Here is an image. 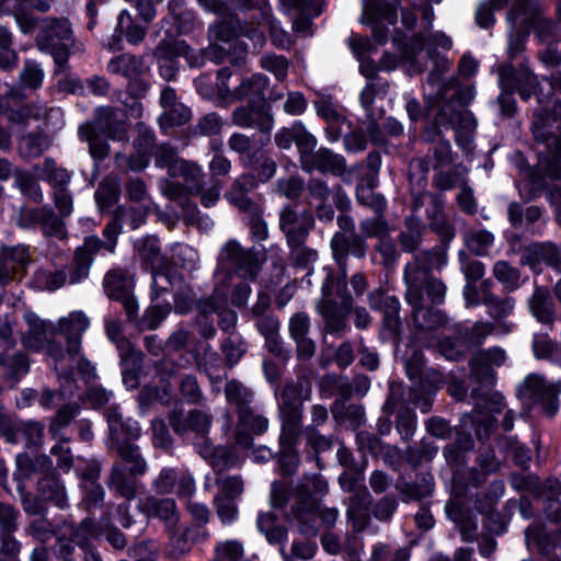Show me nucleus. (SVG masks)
<instances>
[{"instance_id":"1","label":"nucleus","mask_w":561,"mask_h":561,"mask_svg":"<svg viewBox=\"0 0 561 561\" xmlns=\"http://www.w3.org/2000/svg\"><path fill=\"white\" fill-rule=\"evenodd\" d=\"M446 255L439 249L417 252L403 270L404 298L411 307V319L417 331H431L447 322L446 314L434 308L444 302L446 285L431 276L434 268H440Z\"/></svg>"},{"instance_id":"2","label":"nucleus","mask_w":561,"mask_h":561,"mask_svg":"<svg viewBox=\"0 0 561 561\" xmlns=\"http://www.w3.org/2000/svg\"><path fill=\"white\" fill-rule=\"evenodd\" d=\"M330 245L340 273L336 277L328 275L322 285V299L317 308L324 318L327 330L331 334H342L347 328V316L354 305L353 297L347 290V259L350 254L364 259L366 244L360 237L347 238L342 232H336Z\"/></svg>"},{"instance_id":"3","label":"nucleus","mask_w":561,"mask_h":561,"mask_svg":"<svg viewBox=\"0 0 561 561\" xmlns=\"http://www.w3.org/2000/svg\"><path fill=\"white\" fill-rule=\"evenodd\" d=\"M328 490V482L319 474L305 476L296 485L287 517L296 523L302 535L316 537L320 525L325 528L335 525L339 511L334 507L320 510L316 499V495L327 494Z\"/></svg>"},{"instance_id":"4","label":"nucleus","mask_w":561,"mask_h":561,"mask_svg":"<svg viewBox=\"0 0 561 561\" xmlns=\"http://www.w3.org/2000/svg\"><path fill=\"white\" fill-rule=\"evenodd\" d=\"M33 170L49 185L55 208L61 216L69 217L73 210V196L68 188L72 172L50 157L35 164Z\"/></svg>"},{"instance_id":"5","label":"nucleus","mask_w":561,"mask_h":561,"mask_svg":"<svg viewBox=\"0 0 561 561\" xmlns=\"http://www.w3.org/2000/svg\"><path fill=\"white\" fill-rule=\"evenodd\" d=\"M41 50L54 56L55 62L62 67L67 64L72 45V31L66 19L46 18L36 38Z\"/></svg>"},{"instance_id":"6","label":"nucleus","mask_w":561,"mask_h":561,"mask_svg":"<svg viewBox=\"0 0 561 561\" xmlns=\"http://www.w3.org/2000/svg\"><path fill=\"white\" fill-rule=\"evenodd\" d=\"M541 5L534 0H516L507 14L512 26L534 27L541 42L549 43L557 38V24L542 15Z\"/></svg>"},{"instance_id":"7","label":"nucleus","mask_w":561,"mask_h":561,"mask_svg":"<svg viewBox=\"0 0 561 561\" xmlns=\"http://www.w3.org/2000/svg\"><path fill=\"white\" fill-rule=\"evenodd\" d=\"M220 266L231 267L245 279H254L259 274L264 256L254 249H245L236 240H228L218 257Z\"/></svg>"},{"instance_id":"8","label":"nucleus","mask_w":561,"mask_h":561,"mask_svg":"<svg viewBox=\"0 0 561 561\" xmlns=\"http://www.w3.org/2000/svg\"><path fill=\"white\" fill-rule=\"evenodd\" d=\"M231 77V71L228 68L219 70V79L221 83L218 84L219 99L226 104H231L236 101L248 100L249 103H256L264 99V92L267 87V78L261 73L252 75L251 77L243 78L239 85L231 90L227 84V80Z\"/></svg>"},{"instance_id":"9","label":"nucleus","mask_w":561,"mask_h":561,"mask_svg":"<svg viewBox=\"0 0 561 561\" xmlns=\"http://www.w3.org/2000/svg\"><path fill=\"white\" fill-rule=\"evenodd\" d=\"M560 391L561 383L547 385L543 378L536 374L528 375L517 388L518 397L541 404L543 413L549 417L554 416L558 412Z\"/></svg>"},{"instance_id":"10","label":"nucleus","mask_w":561,"mask_h":561,"mask_svg":"<svg viewBox=\"0 0 561 561\" xmlns=\"http://www.w3.org/2000/svg\"><path fill=\"white\" fill-rule=\"evenodd\" d=\"M103 285L110 298L122 302L128 321H135L138 304L133 295V276L127 271L115 267L105 274Z\"/></svg>"},{"instance_id":"11","label":"nucleus","mask_w":561,"mask_h":561,"mask_svg":"<svg viewBox=\"0 0 561 561\" xmlns=\"http://www.w3.org/2000/svg\"><path fill=\"white\" fill-rule=\"evenodd\" d=\"M346 477V473L341 477V485L347 492H354L347 504L346 516L356 531H363L370 519L369 506L373 497L365 486L356 490L357 479L355 477L344 480Z\"/></svg>"},{"instance_id":"12","label":"nucleus","mask_w":561,"mask_h":561,"mask_svg":"<svg viewBox=\"0 0 561 561\" xmlns=\"http://www.w3.org/2000/svg\"><path fill=\"white\" fill-rule=\"evenodd\" d=\"M499 82L503 90L517 91L522 99L528 100L537 88V77L522 62L515 69L512 62L499 67Z\"/></svg>"},{"instance_id":"13","label":"nucleus","mask_w":561,"mask_h":561,"mask_svg":"<svg viewBox=\"0 0 561 561\" xmlns=\"http://www.w3.org/2000/svg\"><path fill=\"white\" fill-rule=\"evenodd\" d=\"M437 122L455 130L458 145L466 147L471 142L470 136L477 127V122L470 112L456 111L451 103H445L439 107Z\"/></svg>"},{"instance_id":"14","label":"nucleus","mask_w":561,"mask_h":561,"mask_svg":"<svg viewBox=\"0 0 561 561\" xmlns=\"http://www.w3.org/2000/svg\"><path fill=\"white\" fill-rule=\"evenodd\" d=\"M104 248V242L96 236L84 238L83 243L79 245L73 253L72 262L69 266V283L77 284L87 278L95 254Z\"/></svg>"},{"instance_id":"15","label":"nucleus","mask_w":561,"mask_h":561,"mask_svg":"<svg viewBox=\"0 0 561 561\" xmlns=\"http://www.w3.org/2000/svg\"><path fill=\"white\" fill-rule=\"evenodd\" d=\"M160 106L162 113L159 116V125L167 130L173 126L186 124L191 117V110L179 101L174 89L165 87L160 94Z\"/></svg>"},{"instance_id":"16","label":"nucleus","mask_w":561,"mask_h":561,"mask_svg":"<svg viewBox=\"0 0 561 561\" xmlns=\"http://www.w3.org/2000/svg\"><path fill=\"white\" fill-rule=\"evenodd\" d=\"M300 163L302 170L307 172L318 170L322 173H332L340 176L346 170L345 158L324 147L307 151L306 157H301Z\"/></svg>"},{"instance_id":"17","label":"nucleus","mask_w":561,"mask_h":561,"mask_svg":"<svg viewBox=\"0 0 561 561\" xmlns=\"http://www.w3.org/2000/svg\"><path fill=\"white\" fill-rule=\"evenodd\" d=\"M311 394V383L306 377L287 382L280 391L278 401L279 414H304V402Z\"/></svg>"},{"instance_id":"18","label":"nucleus","mask_w":561,"mask_h":561,"mask_svg":"<svg viewBox=\"0 0 561 561\" xmlns=\"http://www.w3.org/2000/svg\"><path fill=\"white\" fill-rule=\"evenodd\" d=\"M313 225V216L308 210L298 214L291 206H285L279 213V229L285 234L286 242L308 238Z\"/></svg>"},{"instance_id":"19","label":"nucleus","mask_w":561,"mask_h":561,"mask_svg":"<svg viewBox=\"0 0 561 561\" xmlns=\"http://www.w3.org/2000/svg\"><path fill=\"white\" fill-rule=\"evenodd\" d=\"M423 45L427 57L433 60V69L427 77V82L436 85L440 82V76L448 71L450 66L449 60L440 56L436 49L448 50L451 48L453 42L446 34L437 32L427 36Z\"/></svg>"},{"instance_id":"20","label":"nucleus","mask_w":561,"mask_h":561,"mask_svg":"<svg viewBox=\"0 0 561 561\" xmlns=\"http://www.w3.org/2000/svg\"><path fill=\"white\" fill-rule=\"evenodd\" d=\"M30 262L28 250L24 245L0 249V284L5 285L24 272Z\"/></svg>"},{"instance_id":"21","label":"nucleus","mask_w":561,"mask_h":561,"mask_svg":"<svg viewBox=\"0 0 561 561\" xmlns=\"http://www.w3.org/2000/svg\"><path fill=\"white\" fill-rule=\"evenodd\" d=\"M369 306L382 311L383 328L391 335H397L401 329L400 301L396 296H388L381 289H375L368 295Z\"/></svg>"},{"instance_id":"22","label":"nucleus","mask_w":561,"mask_h":561,"mask_svg":"<svg viewBox=\"0 0 561 561\" xmlns=\"http://www.w3.org/2000/svg\"><path fill=\"white\" fill-rule=\"evenodd\" d=\"M141 511L148 517L161 519L172 535L175 533V526L180 520V513L173 499L148 496L140 504Z\"/></svg>"},{"instance_id":"23","label":"nucleus","mask_w":561,"mask_h":561,"mask_svg":"<svg viewBox=\"0 0 561 561\" xmlns=\"http://www.w3.org/2000/svg\"><path fill=\"white\" fill-rule=\"evenodd\" d=\"M89 327L88 317L81 311L71 312L58 321V330L65 336L67 353L75 357L81 350V335Z\"/></svg>"},{"instance_id":"24","label":"nucleus","mask_w":561,"mask_h":561,"mask_svg":"<svg viewBox=\"0 0 561 561\" xmlns=\"http://www.w3.org/2000/svg\"><path fill=\"white\" fill-rule=\"evenodd\" d=\"M275 142L280 149H289L293 144L298 148L299 156L306 157V152L316 149L317 138L310 134L300 122L294 123L288 128H282L275 134Z\"/></svg>"},{"instance_id":"25","label":"nucleus","mask_w":561,"mask_h":561,"mask_svg":"<svg viewBox=\"0 0 561 561\" xmlns=\"http://www.w3.org/2000/svg\"><path fill=\"white\" fill-rule=\"evenodd\" d=\"M231 121L243 128H257L262 133H270L273 128V117L255 103H248L233 110Z\"/></svg>"},{"instance_id":"26","label":"nucleus","mask_w":561,"mask_h":561,"mask_svg":"<svg viewBox=\"0 0 561 561\" xmlns=\"http://www.w3.org/2000/svg\"><path fill=\"white\" fill-rule=\"evenodd\" d=\"M93 123L99 133L102 131L107 138L122 140L126 136L127 126L119 118L118 111L112 106H99L94 110Z\"/></svg>"},{"instance_id":"27","label":"nucleus","mask_w":561,"mask_h":561,"mask_svg":"<svg viewBox=\"0 0 561 561\" xmlns=\"http://www.w3.org/2000/svg\"><path fill=\"white\" fill-rule=\"evenodd\" d=\"M256 186L254 175L244 173L238 176L226 192L225 198L241 211H250L257 207L250 198L249 193Z\"/></svg>"},{"instance_id":"28","label":"nucleus","mask_w":561,"mask_h":561,"mask_svg":"<svg viewBox=\"0 0 561 561\" xmlns=\"http://www.w3.org/2000/svg\"><path fill=\"white\" fill-rule=\"evenodd\" d=\"M153 144V135L149 131H146L139 135L134 140V147L136 151L131 153L128 158L117 152L115 154V161L118 168L131 170V171H140L148 165V152Z\"/></svg>"},{"instance_id":"29","label":"nucleus","mask_w":561,"mask_h":561,"mask_svg":"<svg viewBox=\"0 0 561 561\" xmlns=\"http://www.w3.org/2000/svg\"><path fill=\"white\" fill-rule=\"evenodd\" d=\"M169 176L171 179H182V184L191 194L202 190V184H205L206 173L196 161L183 159L173 167V172Z\"/></svg>"},{"instance_id":"30","label":"nucleus","mask_w":561,"mask_h":561,"mask_svg":"<svg viewBox=\"0 0 561 561\" xmlns=\"http://www.w3.org/2000/svg\"><path fill=\"white\" fill-rule=\"evenodd\" d=\"M531 314L541 323L551 325L556 319V307L547 287L535 288L528 301Z\"/></svg>"},{"instance_id":"31","label":"nucleus","mask_w":561,"mask_h":561,"mask_svg":"<svg viewBox=\"0 0 561 561\" xmlns=\"http://www.w3.org/2000/svg\"><path fill=\"white\" fill-rule=\"evenodd\" d=\"M20 88H11L7 92V98L9 100H22L24 94L22 90H37L44 80V72L39 68L38 64L33 60H26L23 65V69L20 72Z\"/></svg>"},{"instance_id":"32","label":"nucleus","mask_w":561,"mask_h":561,"mask_svg":"<svg viewBox=\"0 0 561 561\" xmlns=\"http://www.w3.org/2000/svg\"><path fill=\"white\" fill-rule=\"evenodd\" d=\"M485 306L489 308L488 313L494 320L493 323L497 327L499 332L510 333L513 329V323L507 322L505 319L515 308L514 298L489 297Z\"/></svg>"},{"instance_id":"33","label":"nucleus","mask_w":561,"mask_h":561,"mask_svg":"<svg viewBox=\"0 0 561 561\" xmlns=\"http://www.w3.org/2000/svg\"><path fill=\"white\" fill-rule=\"evenodd\" d=\"M50 145L51 139L46 133H28L19 139L18 152L23 159H35L41 157Z\"/></svg>"},{"instance_id":"34","label":"nucleus","mask_w":561,"mask_h":561,"mask_svg":"<svg viewBox=\"0 0 561 561\" xmlns=\"http://www.w3.org/2000/svg\"><path fill=\"white\" fill-rule=\"evenodd\" d=\"M129 472L123 468L121 463H115L111 469L107 484L111 490L118 493L127 501H131L137 496V482Z\"/></svg>"},{"instance_id":"35","label":"nucleus","mask_w":561,"mask_h":561,"mask_svg":"<svg viewBox=\"0 0 561 561\" xmlns=\"http://www.w3.org/2000/svg\"><path fill=\"white\" fill-rule=\"evenodd\" d=\"M78 136L89 146V152L94 160L102 161L110 153V145L102 139L93 123L84 122L78 128Z\"/></svg>"},{"instance_id":"36","label":"nucleus","mask_w":561,"mask_h":561,"mask_svg":"<svg viewBox=\"0 0 561 561\" xmlns=\"http://www.w3.org/2000/svg\"><path fill=\"white\" fill-rule=\"evenodd\" d=\"M225 398L229 405L233 407L236 413L251 408L254 400V392L243 382L231 379L225 385Z\"/></svg>"},{"instance_id":"37","label":"nucleus","mask_w":561,"mask_h":561,"mask_svg":"<svg viewBox=\"0 0 561 561\" xmlns=\"http://www.w3.org/2000/svg\"><path fill=\"white\" fill-rule=\"evenodd\" d=\"M114 447L122 460L129 465L128 472L130 476H142L147 471V462L136 444L117 438L114 442Z\"/></svg>"},{"instance_id":"38","label":"nucleus","mask_w":561,"mask_h":561,"mask_svg":"<svg viewBox=\"0 0 561 561\" xmlns=\"http://www.w3.org/2000/svg\"><path fill=\"white\" fill-rule=\"evenodd\" d=\"M385 20L389 24L397 21V10L393 5L380 0H364L360 22L373 24Z\"/></svg>"},{"instance_id":"39","label":"nucleus","mask_w":561,"mask_h":561,"mask_svg":"<svg viewBox=\"0 0 561 561\" xmlns=\"http://www.w3.org/2000/svg\"><path fill=\"white\" fill-rule=\"evenodd\" d=\"M396 488L402 494L403 501H421L433 493L434 479L430 473H421L415 482H398Z\"/></svg>"},{"instance_id":"40","label":"nucleus","mask_w":561,"mask_h":561,"mask_svg":"<svg viewBox=\"0 0 561 561\" xmlns=\"http://www.w3.org/2000/svg\"><path fill=\"white\" fill-rule=\"evenodd\" d=\"M37 491L45 502H51L58 507H65L67 495L64 484L50 471L44 473V477L37 483Z\"/></svg>"},{"instance_id":"41","label":"nucleus","mask_w":561,"mask_h":561,"mask_svg":"<svg viewBox=\"0 0 561 561\" xmlns=\"http://www.w3.org/2000/svg\"><path fill=\"white\" fill-rule=\"evenodd\" d=\"M137 250L142 264L149 267L151 272L167 268L168 262L161 254V249L156 238L148 237L141 240L137 245Z\"/></svg>"},{"instance_id":"42","label":"nucleus","mask_w":561,"mask_h":561,"mask_svg":"<svg viewBox=\"0 0 561 561\" xmlns=\"http://www.w3.org/2000/svg\"><path fill=\"white\" fill-rule=\"evenodd\" d=\"M15 462L16 474L22 479H30L36 472L48 473L53 468V462L46 455L31 457L27 454H19Z\"/></svg>"},{"instance_id":"43","label":"nucleus","mask_w":561,"mask_h":561,"mask_svg":"<svg viewBox=\"0 0 561 561\" xmlns=\"http://www.w3.org/2000/svg\"><path fill=\"white\" fill-rule=\"evenodd\" d=\"M424 226L421 219L409 217L404 220V228L398 236V242L404 252L416 251L423 237Z\"/></svg>"},{"instance_id":"44","label":"nucleus","mask_w":561,"mask_h":561,"mask_svg":"<svg viewBox=\"0 0 561 561\" xmlns=\"http://www.w3.org/2000/svg\"><path fill=\"white\" fill-rule=\"evenodd\" d=\"M107 70L114 75L133 78L144 73L146 67L142 58L129 54H122L108 61Z\"/></svg>"},{"instance_id":"45","label":"nucleus","mask_w":561,"mask_h":561,"mask_svg":"<svg viewBox=\"0 0 561 561\" xmlns=\"http://www.w3.org/2000/svg\"><path fill=\"white\" fill-rule=\"evenodd\" d=\"M280 417V448H295L302 433L300 414H279Z\"/></svg>"},{"instance_id":"46","label":"nucleus","mask_w":561,"mask_h":561,"mask_svg":"<svg viewBox=\"0 0 561 561\" xmlns=\"http://www.w3.org/2000/svg\"><path fill=\"white\" fill-rule=\"evenodd\" d=\"M14 185L22 195L34 203L44 201V193L38 180L30 171L20 169L14 172Z\"/></svg>"},{"instance_id":"47","label":"nucleus","mask_w":561,"mask_h":561,"mask_svg":"<svg viewBox=\"0 0 561 561\" xmlns=\"http://www.w3.org/2000/svg\"><path fill=\"white\" fill-rule=\"evenodd\" d=\"M333 417L341 423L348 422L353 430L358 428L365 422V410L362 405H346L343 400H335L331 407Z\"/></svg>"},{"instance_id":"48","label":"nucleus","mask_w":561,"mask_h":561,"mask_svg":"<svg viewBox=\"0 0 561 561\" xmlns=\"http://www.w3.org/2000/svg\"><path fill=\"white\" fill-rule=\"evenodd\" d=\"M121 195V181L116 175L105 176L95 191V201L101 210L114 205Z\"/></svg>"},{"instance_id":"49","label":"nucleus","mask_w":561,"mask_h":561,"mask_svg":"<svg viewBox=\"0 0 561 561\" xmlns=\"http://www.w3.org/2000/svg\"><path fill=\"white\" fill-rule=\"evenodd\" d=\"M307 238L287 242L291 265L298 268H308L318 260L317 250L306 245Z\"/></svg>"},{"instance_id":"50","label":"nucleus","mask_w":561,"mask_h":561,"mask_svg":"<svg viewBox=\"0 0 561 561\" xmlns=\"http://www.w3.org/2000/svg\"><path fill=\"white\" fill-rule=\"evenodd\" d=\"M66 217L61 216L60 213L46 206L45 215L41 221V231L45 237L56 238L58 240H65L68 237L66 224L64 221Z\"/></svg>"},{"instance_id":"51","label":"nucleus","mask_w":561,"mask_h":561,"mask_svg":"<svg viewBox=\"0 0 561 561\" xmlns=\"http://www.w3.org/2000/svg\"><path fill=\"white\" fill-rule=\"evenodd\" d=\"M284 4L299 10L298 14L293 19V31L301 36L312 35L311 16L306 13L309 10L310 2L308 0H282Z\"/></svg>"},{"instance_id":"52","label":"nucleus","mask_w":561,"mask_h":561,"mask_svg":"<svg viewBox=\"0 0 561 561\" xmlns=\"http://www.w3.org/2000/svg\"><path fill=\"white\" fill-rule=\"evenodd\" d=\"M524 263L543 261L549 265L558 267L560 263L559 251L553 244H534L529 247L522 256Z\"/></svg>"},{"instance_id":"53","label":"nucleus","mask_w":561,"mask_h":561,"mask_svg":"<svg viewBox=\"0 0 561 561\" xmlns=\"http://www.w3.org/2000/svg\"><path fill=\"white\" fill-rule=\"evenodd\" d=\"M471 396L476 400V409L480 412L500 413L505 405L503 396L495 391L472 389Z\"/></svg>"},{"instance_id":"54","label":"nucleus","mask_w":561,"mask_h":561,"mask_svg":"<svg viewBox=\"0 0 561 561\" xmlns=\"http://www.w3.org/2000/svg\"><path fill=\"white\" fill-rule=\"evenodd\" d=\"M257 527L271 543L280 542L286 536V529L276 520V515L272 512L262 513L257 517Z\"/></svg>"},{"instance_id":"55","label":"nucleus","mask_w":561,"mask_h":561,"mask_svg":"<svg viewBox=\"0 0 561 561\" xmlns=\"http://www.w3.org/2000/svg\"><path fill=\"white\" fill-rule=\"evenodd\" d=\"M477 461L481 472H476L474 470L471 471V481L474 486L483 483L485 481V476L491 472H495L500 467V462L495 457L494 450L491 448H485L480 451Z\"/></svg>"},{"instance_id":"56","label":"nucleus","mask_w":561,"mask_h":561,"mask_svg":"<svg viewBox=\"0 0 561 561\" xmlns=\"http://www.w3.org/2000/svg\"><path fill=\"white\" fill-rule=\"evenodd\" d=\"M237 417L239 426L255 435H262L268 428V420L264 415L255 413L252 407L238 413Z\"/></svg>"},{"instance_id":"57","label":"nucleus","mask_w":561,"mask_h":561,"mask_svg":"<svg viewBox=\"0 0 561 561\" xmlns=\"http://www.w3.org/2000/svg\"><path fill=\"white\" fill-rule=\"evenodd\" d=\"M218 486V497L237 500L244 491V482L240 476L224 474L215 480Z\"/></svg>"},{"instance_id":"58","label":"nucleus","mask_w":561,"mask_h":561,"mask_svg":"<svg viewBox=\"0 0 561 561\" xmlns=\"http://www.w3.org/2000/svg\"><path fill=\"white\" fill-rule=\"evenodd\" d=\"M203 457L209 459V463L216 473H222L238 466L239 458L231 450L216 448L210 454H203Z\"/></svg>"},{"instance_id":"59","label":"nucleus","mask_w":561,"mask_h":561,"mask_svg":"<svg viewBox=\"0 0 561 561\" xmlns=\"http://www.w3.org/2000/svg\"><path fill=\"white\" fill-rule=\"evenodd\" d=\"M494 237L486 230H470L465 234L467 248L476 255L482 256L493 243Z\"/></svg>"},{"instance_id":"60","label":"nucleus","mask_w":561,"mask_h":561,"mask_svg":"<svg viewBox=\"0 0 561 561\" xmlns=\"http://www.w3.org/2000/svg\"><path fill=\"white\" fill-rule=\"evenodd\" d=\"M244 548L239 540H225L215 547L213 561H243Z\"/></svg>"},{"instance_id":"61","label":"nucleus","mask_w":561,"mask_h":561,"mask_svg":"<svg viewBox=\"0 0 561 561\" xmlns=\"http://www.w3.org/2000/svg\"><path fill=\"white\" fill-rule=\"evenodd\" d=\"M153 158L158 168L167 169L168 175L173 172V167L183 160L179 156L178 150L169 144L157 146L153 151Z\"/></svg>"},{"instance_id":"62","label":"nucleus","mask_w":561,"mask_h":561,"mask_svg":"<svg viewBox=\"0 0 561 561\" xmlns=\"http://www.w3.org/2000/svg\"><path fill=\"white\" fill-rule=\"evenodd\" d=\"M493 275L508 290L516 289L520 278L519 271L506 261H499L494 264Z\"/></svg>"},{"instance_id":"63","label":"nucleus","mask_w":561,"mask_h":561,"mask_svg":"<svg viewBox=\"0 0 561 561\" xmlns=\"http://www.w3.org/2000/svg\"><path fill=\"white\" fill-rule=\"evenodd\" d=\"M18 438L23 436L26 447H38L44 440V425L36 421L23 422L16 426Z\"/></svg>"},{"instance_id":"64","label":"nucleus","mask_w":561,"mask_h":561,"mask_svg":"<svg viewBox=\"0 0 561 561\" xmlns=\"http://www.w3.org/2000/svg\"><path fill=\"white\" fill-rule=\"evenodd\" d=\"M470 378L485 387L493 386L495 373L492 367L478 355L470 360Z\"/></svg>"}]
</instances>
